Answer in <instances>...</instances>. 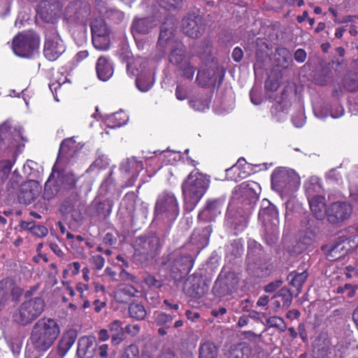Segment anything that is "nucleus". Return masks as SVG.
I'll return each instance as SVG.
<instances>
[{
    "mask_svg": "<svg viewBox=\"0 0 358 358\" xmlns=\"http://www.w3.org/2000/svg\"><path fill=\"white\" fill-rule=\"evenodd\" d=\"M60 334V327L56 320L43 317L34 325L30 336V345L38 355L49 350Z\"/></svg>",
    "mask_w": 358,
    "mask_h": 358,
    "instance_id": "1",
    "label": "nucleus"
},
{
    "mask_svg": "<svg viewBox=\"0 0 358 358\" xmlns=\"http://www.w3.org/2000/svg\"><path fill=\"white\" fill-rule=\"evenodd\" d=\"M210 178L198 171H192L182 184L185 209L192 211L205 194L210 185Z\"/></svg>",
    "mask_w": 358,
    "mask_h": 358,
    "instance_id": "2",
    "label": "nucleus"
},
{
    "mask_svg": "<svg viewBox=\"0 0 358 358\" xmlns=\"http://www.w3.org/2000/svg\"><path fill=\"white\" fill-rule=\"evenodd\" d=\"M271 184L273 188L280 194L288 195L298 189L301 180L294 170L279 168L272 174Z\"/></svg>",
    "mask_w": 358,
    "mask_h": 358,
    "instance_id": "3",
    "label": "nucleus"
},
{
    "mask_svg": "<svg viewBox=\"0 0 358 358\" xmlns=\"http://www.w3.org/2000/svg\"><path fill=\"white\" fill-rule=\"evenodd\" d=\"M45 303L40 297H35L23 302L14 314V320L26 325L37 318L43 311Z\"/></svg>",
    "mask_w": 358,
    "mask_h": 358,
    "instance_id": "4",
    "label": "nucleus"
},
{
    "mask_svg": "<svg viewBox=\"0 0 358 358\" xmlns=\"http://www.w3.org/2000/svg\"><path fill=\"white\" fill-rule=\"evenodd\" d=\"M40 38L36 33H21L13 38L12 48L16 55L29 57L38 48Z\"/></svg>",
    "mask_w": 358,
    "mask_h": 358,
    "instance_id": "5",
    "label": "nucleus"
},
{
    "mask_svg": "<svg viewBox=\"0 0 358 358\" xmlns=\"http://www.w3.org/2000/svg\"><path fill=\"white\" fill-rule=\"evenodd\" d=\"M134 248L136 257H141L143 260L148 261L159 253L161 243L156 234H151L138 237L134 242Z\"/></svg>",
    "mask_w": 358,
    "mask_h": 358,
    "instance_id": "6",
    "label": "nucleus"
},
{
    "mask_svg": "<svg viewBox=\"0 0 358 358\" xmlns=\"http://www.w3.org/2000/svg\"><path fill=\"white\" fill-rule=\"evenodd\" d=\"M56 165L54 166L52 172L46 181L44 187L43 196L50 199L58 191L57 185H64L68 187H73L76 182V176L70 171H56Z\"/></svg>",
    "mask_w": 358,
    "mask_h": 358,
    "instance_id": "7",
    "label": "nucleus"
},
{
    "mask_svg": "<svg viewBox=\"0 0 358 358\" xmlns=\"http://www.w3.org/2000/svg\"><path fill=\"white\" fill-rule=\"evenodd\" d=\"M179 214V207L176 196L171 193H163L156 203L157 217L172 222Z\"/></svg>",
    "mask_w": 358,
    "mask_h": 358,
    "instance_id": "8",
    "label": "nucleus"
},
{
    "mask_svg": "<svg viewBox=\"0 0 358 358\" xmlns=\"http://www.w3.org/2000/svg\"><path fill=\"white\" fill-rule=\"evenodd\" d=\"M65 51V46L62 40L55 31L50 30L45 34V41L43 53L50 61L56 60Z\"/></svg>",
    "mask_w": 358,
    "mask_h": 358,
    "instance_id": "9",
    "label": "nucleus"
},
{
    "mask_svg": "<svg viewBox=\"0 0 358 358\" xmlns=\"http://www.w3.org/2000/svg\"><path fill=\"white\" fill-rule=\"evenodd\" d=\"M6 141L13 152L20 149L22 144L23 137L20 127H12L9 121L0 125V142Z\"/></svg>",
    "mask_w": 358,
    "mask_h": 358,
    "instance_id": "10",
    "label": "nucleus"
},
{
    "mask_svg": "<svg viewBox=\"0 0 358 358\" xmlns=\"http://www.w3.org/2000/svg\"><path fill=\"white\" fill-rule=\"evenodd\" d=\"M352 210L351 205L345 201L333 202L327 208L328 220L332 224L341 223L350 217Z\"/></svg>",
    "mask_w": 358,
    "mask_h": 358,
    "instance_id": "11",
    "label": "nucleus"
},
{
    "mask_svg": "<svg viewBox=\"0 0 358 358\" xmlns=\"http://www.w3.org/2000/svg\"><path fill=\"white\" fill-rule=\"evenodd\" d=\"M164 266L173 273L189 271L193 266V259L190 255H184L178 257L177 254L171 255L167 261H163Z\"/></svg>",
    "mask_w": 358,
    "mask_h": 358,
    "instance_id": "12",
    "label": "nucleus"
},
{
    "mask_svg": "<svg viewBox=\"0 0 358 358\" xmlns=\"http://www.w3.org/2000/svg\"><path fill=\"white\" fill-rule=\"evenodd\" d=\"M76 338L73 331L64 333L56 348L52 350L46 358H64L75 343Z\"/></svg>",
    "mask_w": 358,
    "mask_h": 358,
    "instance_id": "13",
    "label": "nucleus"
},
{
    "mask_svg": "<svg viewBox=\"0 0 358 358\" xmlns=\"http://www.w3.org/2000/svg\"><path fill=\"white\" fill-rule=\"evenodd\" d=\"M182 30L189 37L199 38L204 31L201 18L193 15L185 17L182 21Z\"/></svg>",
    "mask_w": 358,
    "mask_h": 358,
    "instance_id": "14",
    "label": "nucleus"
},
{
    "mask_svg": "<svg viewBox=\"0 0 358 358\" xmlns=\"http://www.w3.org/2000/svg\"><path fill=\"white\" fill-rule=\"evenodd\" d=\"M40 189V185L36 180H29L22 183L18 194L20 202L24 204L30 203L38 196Z\"/></svg>",
    "mask_w": 358,
    "mask_h": 358,
    "instance_id": "15",
    "label": "nucleus"
},
{
    "mask_svg": "<svg viewBox=\"0 0 358 358\" xmlns=\"http://www.w3.org/2000/svg\"><path fill=\"white\" fill-rule=\"evenodd\" d=\"M264 205H266L260 209L259 218L262 221L266 227L271 225V230L275 232L279 224L278 211L275 206L271 204L268 201Z\"/></svg>",
    "mask_w": 358,
    "mask_h": 358,
    "instance_id": "16",
    "label": "nucleus"
},
{
    "mask_svg": "<svg viewBox=\"0 0 358 358\" xmlns=\"http://www.w3.org/2000/svg\"><path fill=\"white\" fill-rule=\"evenodd\" d=\"M238 279L234 273H228L224 278L220 275L213 287L215 293L220 295H225L231 292L237 286Z\"/></svg>",
    "mask_w": 358,
    "mask_h": 358,
    "instance_id": "17",
    "label": "nucleus"
},
{
    "mask_svg": "<svg viewBox=\"0 0 358 358\" xmlns=\"http://www.w3.org/2000/svg\"><path fill=\"white\" fill-rule=\"evenodd\" d=\"M222 204V201L220 199L208 201L206 207L199 213L198 218L203 221L213 220L220 213Z\"/></svg>",
    "mask_w": 358,
    "mask_h": 358,
    "instance_id": "18",
    "label": "nucleus"
},
{
    "mask_svg": "<svg viewBox=\"0 0 358 358\" xmlns=\"http://www.w3.org/2000/svg\"><path fill=\"white\" fill-rule=\"evenodd\" d=\"M96 71L99 80L107 81L113 74V65L108 58L100 57L96 62Z\"/></svg>",
    "mask_w": 358,
    "mask_h": 358,
    "instance_id": "19",
    "label": "nucleus"
},
{
    "mask_svg": "<svg viewBox=\"0 0 358 358\" xmlns=\"http://www.w3.org/2000/svg\"><path fill=\"white\" fill-rule=\"evenodd\" d=\"M308 201L311 211L318 220H322L327 216L324 197L322 196H312L308 197Z\"/></svg>",
    "mask_w": 358,
    "mask_h": 358,
    "instance_id": "20",
    "label": "nucleus"
},
{
    "mask_svg": "<svg viewBox=\"0 0 358 358\" xmlns=\"http://www.w3.org/2000/svg\"><path fill=\"white\" fill-rule=\"evenodd\" d=\"M189 60V57L186 54L185 46L179 42H176L169 55V61L173 64L180 66Z\"/></svg>",
    "mask_w": 358,
    "mask_h": 358,
    "instance_id": "21",
    "label": "nucleus"
},
{
    "mask_svg": "<svg viewBox=\"0 0 358 358\" xmlns=\"http://www.w3.org/2000/svg\"><path fill=\"white\" fill-rule=\"evenodd\" d=\"M143 169V165L142 162L136 160V158L128 159L120 166L122 173L131 178L136 177Z\"/></svg>",
    "mask_w": 358,
    "mask_h": 358,
    "instance_id": "22",
    "label": "nucleus"
},
{
    "mask_svg": "<svg viewBox=\"0 0 358 358\" xmlns=\"http://www.w3.org/2000/svg\"><path fill=\"white\" fill-rule=\"evenodd\" d=\"M226 217L227 223L238 231H243L247 226L248 217L243 215L238 217L237 213L232 210H228Z\"/></svg>",
    "mask_w": 358,
    "mask_h": 358,
    "instance_id": "23",
    "label": "nucleus"
},
{
    "mask_svg": "<svg viewBox=\"0 0 358 358\" xmlns=\"http://www.w3.org/2000/svg\"><path fill=\"white\" fill-rule=\"evenodd\" d=\"M138 289L132 285H120L115 292V299L119 303H125L131 297L136 295Z\"/></svg>",
    "mask_w": 358,
    "mask_h": 358,
    "instance_id": "24",
    "label": "nucleus"
},
{
    "mask_svg": "<svg viewBox=\"0 0 358 358\" xmlns=\"http://www.w3.org/2000/svg\"><path fill=\"white\" fill-rule=\"evenodd\" d=\"M111 333V342L114 345L120 343L124 340V329L122 327L121 321L115 320L108 326Z\"/></svg>",
    "mask_w": 358,
    "mask_h": 358,
    "instance_id": "25",
    "label": "nucleus"
},
{
    "mask_svg": "<svg viewBox=\"0 0 358 358\" xmlns=\"http://www.w3.org/2000/svg\"><path fill=\"white\" fill-rule=\"evenodd\" d=\"M128 120L129 116L127 114L120 110L108 115L106 119V123L110 128H116L126 124Z\"/></svg>",
    "mask_w": 358,
    "mask_h": 358,
    "instance_id": "26",
    "label": "nucleus"
},
{
    "mask_svg": "<svg viewBox=\"0 0 358 358\" xmlns=\"http://www.w3.org/2000/svg\"><path fill=\"white\" fill-rule=\"evenodd\" d=\"M95 342V338L94 336H83L81 337L78 343V354L80 356L85 357L90 349L92 348Z\"/></svg>",
    "mask_w": 358,
    "mask_h": 358,
    "instance_id": "27",
    "label": "nucleus"
},
{
    "mask_svg": "<svg viewBox=\"0 0 358 358\" xmlns=\"http://www.w3.org/2000/svg\"><path fill=\"white\" fill-rule=\"evenodd\" d=\"M217 348L213 343L207 341L201 344L199 358H217Z\"/></svg>",
    "mask_w": 358,
    "mask_h": 358,
    "instance_id": "28",
    "label": "nucleus"
},
{
    "mask_svg": "<svg viewBox=\"0 0 358 358\" xmlns=\"http://www.w3.org/2000/svg\"><path fill=\"white\" fill-rule=\"evenodd\" d=\"M211 233V229L210 227H206L201 231L199 229H196L194 231L192 236V241L194 243L205 246L208 244V238Z\"/></svg>",
    "mask_w": 358,
    "mask_h": 358,
    "instance_id": "29",
    "label": "nucleus"
},
{
    "mask_svg": "<svg viewBox=\"0 0 358 358\" xmlns=\"http://www.w3.org/2000/svg\"><path fill=\"white\" fill-rule=\"evenodd\" d=\"M307 277L308 273L305 271L301 273L292 272L288 275L287 279L290 281V284L296 287L297 294L300 292L301 287L306 280Z\"/></svg>",
    "mask_w": 358,
    "mask_h": 358,
    "instance_id": "30",
    "label": "nucleus"
},
{
    "mask_svg": "<svg viewBox=\"0 0 358 358\" xmlns=\"http://www.w3.org/2000/svg\"><path fill=\"white\" fill-rule=\"evenodd\" d=\"M152 20L150 18L136 20L133 22L132 29L140 34L148 33L153 27Z\"/></svg>",
    "mask_w": 358,
    "mask_h": 358,
    "instance_id": "31",
    "label": "nucleus"
},
{
    "mask_svg": "<svg viewBox=\"0 0 358 358\" xmlns=\"http://www.w3.org/2000/svg\"><path fill=\"white\" fill-rule=\"evenodd\" d=\"M304 185L308 197L315 196L314 194L319 193L322 189L320 179L316 176L310 177Z\"/></svg>",
    "mask_w": 358,
    "mask_h": 358,
    "instance_id": "32",
    "label": "nucleus"
},
{
    "mask_svg": "<svg viewBox=\"0 0 358 358\" xmlns=\"http://www.w3.org/2000/svg\"><path fill=\"white\" fill-rule=\"evenodd\" d=\"M129 314L131 317L137 320H141L145 317L147 312L142 304L132 303L129 306Z\"/></svg>",
    "mask_w": 358,
    "mask_h": 358,
    "instance_id": "33",
    "label": "nucleus"
},
{
    "mask_svg": "<svg viewBox=\"0 0 358 358\" xmlns=\"http://www.w3.org/2000/svg\"><path fill=\"white\" fill-rule=\"evenodd\" d=\"M92 36H109V30L104 21L101 19L95 20L91 24Z\"/></svg>",
    "mask_w": 358,
    "mask_h": 358,
    "instance_id": "34",
    "label": "nucleus"
},
{
    "mask_svg": "<svg viewBox=\"0 0 358 358\" xmlns=\"http://www.w3.org/2000/svg\"><path fill=\"white\" fill-rule=\"evenodd\" d=\"M167 22L162 25L159 34L158 44L161 47H164L168 43H171V37L173 34V29L172 27H167Z\"/></svg>",
    "mask_w": 358,
    "mask_h": 358,
    "instance_id": "35",
    "label": "nucleus"
},
{
    "mask_svg": "<svg viewBox=\"0 0 358 358\" xmlns=\"http://www.w3.org/2000/svg\"><path fill=\"white\" fill-rule=\"evenodd\" d=\"M287 103H279L271 108V113L276 120V121L280 122L286 119L287 114Z\"/></svg>",
    "mask_w": 358,
    "mask_h": 358,
    "instance_id": "36",
    "label": "nucleus"
},
{
    "mask_svg": "<svg viewBox=\"0 0 358 358\" xmlns=\"http://www.w3.org/2000/svg\"><path fill=\"white\" fill-rule=\"evenodd\" d=\"M276 59L278 64L285 67L292 62V54L285 48H279L276 50L275 53Z\"/></svg>",
    "mask_w": 358,
    "mask_h": 358,
    "instance_id": "37",
    "label": "nucleus"
},
{
    "mask_svg": "<svg viewBox=\"0 0 358 358\" xmlns=\"http://www.w3.org/2000/svg\"><path fill=\"white\" fill-rule=\"evenodd\" d=\"M343 85L348 91L358 90V72L348 73L344 78Z\"/></svg>",
    "mask_w": 358,
    "mask_h": 358,
    "instance_id": "38",
    "label": "nucleus"
},
{
    "mask_svg": "<svg viewBox=\"0 0 358 358\" xmlns=\"http://www.w3.org/2000/svg\"><path fill=\"white\" fill-rule=\"evenodd\" d=\"M250 348L243 344L234 347L229 352L228 358H248Z\"/></svg>",
    "mask_w": 358,
    "mask_h": 358,
    "instance_id": "39",
    "label": "nucleus"
},
{
    "mask_svg": "<svg viewBox=\"0 0 358 358\" xmlns=\"http://www.w3.org/2000/svg\"><path fill=\"white\" fill-rule=\"evenodd\" d=\"M92 43L94 48L99 50H107L109 48V36H92Z\"/></svg>",
    "mask_w": 358,
    "mask_h": 358,
    "instance_id": "40",
    "label": "nucleus"
},
{
    "mask_svg": "<svg viewBox=\"0 0 358 358\" xmlns=\"http://www.w3.org/2000/svg\"><path fill=\"white\" fill-rule=\"evenodd\" d=\"M210 99L208 97L195 98L189 101L190 106L196 110L203 111L208 108Z\"/></svg>",
    "mask_w": 358,
    "mask_h": 358,
    "instance_id": "41",
    "label": "nucleus"
},
{
    "mask_svg": "<svg viewBox=\"0 0 358 358\" xmlns=\"http://www.w3.org/2000/svg\"><path fill=\"white\" fill-rule=\"evenodd\" d=\"M241 162L242 160L240 159L238 161V164L226 170L228 179L231 180H237L238 178H242L245 176V173L242 174L240 171H238L237 173V171H239L240 166L241 165ZM243 162H244L245 160L243 159Z\"/></svg>",
    "mask_w": 358,
    "mask_h": 358,
    "instance_id": "42",
    "label": "nucleus"
},
{
    "mask_svg": "<svg viewBox=\"0 0 358 358\" xmlns=\"http://www.w3.org/2000/svg\"><path fill=\"white\" fill-rule=\"evenodd\" d=\"M76 141L73 138H66L62 141L59 149V157L71 155V152L75 150Z\"/></svg>",
    "mask_w": 358,
    "mask_h": 358,
    "instance_id": "43",
    "label": "nucleus"
},
{
    "mask_svg": "<svg viewBox=\"0 0 358 358\" xmlns=\"http://www.w3.org/2000/svg\"><path fill=\"white\" fill-rule=\"evenodd\" d=\"M153 80L149 77H139L136 78V85L143 92H148L153 85Z\"/></svg>",
    "mask_w": 358,
    "mask_h": 358,
    "instance_id": "44",
    "label": "nucleus"
},
{
    "mask_svg": "<svg viewBox=\"0 0 358 358\" xmlns=\"http://www.w3.org/2000/svg\"><path fill=\"white\" fill-rule=\"evenodd\" d=\"M200 280V278L193 275L188 278L185 282V286L192 284V292L190 293L191 295L194 296H200L203 293V288H201L197 284Z\"/></svg>",
    "mask_w": 358,
    "mask_h": 358,
    "instance_id": "45",
    "label": "nucleus"
},
{
    "mask_svg": "<svg viewBox=\"0 0 358 358\" xmlns=\"http://www.w3.org/2000/svg\"><path fill=\"white\" fill-rule=\"evenodd\" d=\"M178 68L183 77L189 80L193 78L195 68L190 64L189 60L182 64Z\"/></svg>",
    "mask_w": 358,
    "mask_h": 358,
    "instance_id": "46",
    "label": "nucleus"
},
{
    "mask_svg": "<svg viewBox=\"0 0 358 358\" xmlns=\"http://www.w3.org/2000/svg\"><path fill=\"white\" fill-rule=\"evenodd\" d=\"M14 164L13 160L2 159L0 160V177L2 179L6 178L9 174Z\"/></svg>",
    "mask_w": 358,
    "mask_h": 358,
    "instance_id": "47",
    "label": "nucleus"
},
{
    "mask_svg": "<svg viewBox=\"0 0 358 358\" xmlns=\"http://www.w3.org/2000/svg\"><path fill=\"white\" fill-rule=\"evenodd\" d=\"M160 6L166 10L179 9L182 7V0H160Z\"/></svg>",
    "mask_w": 358,
    "mask_h": 358,
    "instance_id": "48",
    "label": "nucleus"
},
{
    "mask_svg": "<svg viewBox=\"0 0 358 358\" xmlns=\"http://www.w3.org/2000/svg\"><path fill=\"white\" fill-rule=\"evenodd\" d=\"M266 322L268 325L271 327H276L282 331L286 329V324L284 320L280 317H271L267 319Z\"/></svg>",
    "mask_w": 358,
    "mask_h": 358,
    "instance_id": "49",
    "label": "nucleus"
},
{
    "mask_svg": "<svg viewBox=\"0 0 358 358\" xmlns=\"http://www.w3.org/2000/svg\"><path fill=\"white\" fill-rule=\"evenodd\" d=\"M143 283L149 288H160L162 286V282L151 275L144 278Z\"/></svg>",
    "mask_w": 358,
    "mask_h": 358,
    "instance_id": "50",
    "label": "nucleus"
},
{
    "mask_svg": "<svg viewBox=\"0 0 358 358\" xmlns=\"http://www.w3.org/2000/svg\"><path fill=\"white\" fill-rule=\"evenodd\" d=\"M306 117L303 110H299L292 117V122L294 127L300 128L305 123Z\"/></svg>",
    "mask_w": 358,
    "mask_h": 358,
    "instance_id": "51",
    "label": "nucleus"
},
{
    "mask_svg": "<svg viewBox=\"0 0 358 358\" xmlns=\"http://www.w3.org/2000/svg\"><path fill=\"white\" fill-rule=\"evenodd\" d=\"M356 287L350 284H345L344 286L337 287L336 292L338 294H346L347 296L352 297L355 294Z\"/></svg>",
    "mask_w": 358,
    "mask_h": 358,
    "instance_id": "52",
    "label": "nucleus"
},
{
    "mask_svg": "<svg viewBox=\"0 0 358 358\" xmlns=\"http://www.w3.org/2000/svg\"><path fill=\"white\" fill-rule=\"evenodd\" d=\"M173 320V317L164 313H158L155 318L156 323L159 325H164L170 323Z\"/></svg>",
    "mask_w": 358,
    "mask_h": 358,
    "instance_id": "53",
    "label": "nucleus"
},
{
    "mask_svg": "<svg viewBox=\"0 0 358 358\" xmlns=\"http://www.w3.org/2000/svg\"><path fill=\"white\" fill-rule=\"evenodd\" d=\"M109 164L108 159L107 157L103 155L99 157L90 166V169L98 168L100 169L106 168Z\"/></svg>",
    "mask_w": 358,
    "mask_h": 358,
    "instance_id": "54",
    "label": "nucleus"
},
{
    "mask_svg": "<svg viewBox=\"0 0 358 358\" xmlns=\"http://www.w3.org/2000/svg\"><path fill=\"white\" fill-rule=\"evenodd\" d=\"M278 296H282L283 306L288 307L292 302V295L287 289H282Z\"/></svg>",
    "mask_w": 358,
    "mask_h": 358,
    "instance_id": "55",
    "label": "nucleus"
},
{
    "mask_svg": "<svg viewBox=\"0 0 358 358\" xmlns=\"http://www.w3.org/2000/svg\"><path fill=\"white\" fill-rule=\"evenodd\" d=\"M30 229L31 230V232L39 236V237H43L45 236L48 234V229L46 227L42 225H34L30 227Z\"/></svg>",
    "mask_w": 358,
    "mask_h": 358,
    "instance_id": "56",
    "label": "nucleus"
},
{
    "mask_svg": "<svg viewBox=\"0 0 358 358\" xmlns=\"http://www.w3.org/2000/svg\"><path fill=\"white\" fill-rule=\"evenodd\" d=\"M187 94L188 89L186 87L182 85L177 86L176 90V96L178 100H185L187 97Z\"/></svg>",
    "mask_w": 358,
    "mask_h": 358,
    "instance_id": "57",
    "label": "nucleus"
},
{
    "mask_svg": "<svg viewBox=\"0 0 358 358\" xmlns=\"http://www.w3.org/2000/svg\"><path fill=\"white\" fill-rule=\"evenodd\" d=\"M141 331V327L139 324H128L124 328V331L131 336H137Z\"/></svg>",
    "mask_w": 358,
    "mask_h": 358,
    "instance_id": "58",
    "label": "nucleus"
},
{
    "mask_svg": "<svg viewBox=\"0 0 358 358\" xmlns=\"http://www.w3.org/2000/svg\"><path fill=\"white\" fill-rule=\"evenodd\" d=\"M91 262L97 270H101L105 263L103 257L99 255H93L91 258Z\"/></svg>",
    "mask_w": 358,
    "mask_h": 358,
    "instance_id": "59",
    "label": "nucleus"
},
{
    "mask_svg": "<svg viewBox=\"0 0 358 358\" xmlns=\"http://www.w3.org/2000/svg\"><path fill=\"white\" fill-rule=\"evenodd\" d=\"M209 78V74H208L205 71H199L197 73L196 80L199 85L205 86L208 83V80Z\"/></svg>",
    "mask_w": 358,
    "mask_h": 358,
    "instance_id": "60",
    "label": "nucleus"
},
{
    "mask_svg": "<svg viewBox=\"0 0 358 358\" xmlns=\"http://www.w3.org/2000/svg\"><path fill=\"white\" fill-rule=\"evenodd\" d=\"M141 62V59H138L134 62H129L127 64V72L129 74L134 76L138 70L136 69L137 64H139Z\"/></svg>",
    "mask_w": 358,
    "mask_h": 358,
    "instance_id": "61",
    "label": "nucleus"
},
{
    "mask_svg": "<svg viewBox=\"0 0 358 358\" xmlns=\"http://www.w3.org/2000/svg\"><path fill=\"white\" fill-rule=\"evenodd\" d=\"M108 345L107 344H102L97 347L96 351L99 357L107 358L108 357Z\"/></svg>",
    "mask_w": 358,
    "mask_h": 358,
    "instance_id": "62",
    "label": "nucleus"
},
{
    "mask_svg": "<svg viewBox=\"0 0 358 358\" xmlns=\"http://www.w3.org/2000/svg\"><path fill=\"white\" fill-rule=\"evenodd\" d=\"M327 178L331 180L338 182L341 180V175L338 172L337 169H331L327 175Z\"/></svg>",
    "mask_w": 358,
    "mask_h": 358,
    "instance_id": "63",
    "label": "nucleus"
},
{
    "mask_svg": "<svg viewBox=\"0 0 358 358\" xmlns=\"http://www.w3.org/2000/svg\"><path fill=\"white\" fill-rule=\"evenodd\" d=\"M344 114V109L341 106H336L331 110L330 115L333 118H338Z\"/></svg>",
    "mask_w": 358,
    "mask_h": 358,
    "instance_id": "64",
    "label": "nucleus"
}]
</instances>
